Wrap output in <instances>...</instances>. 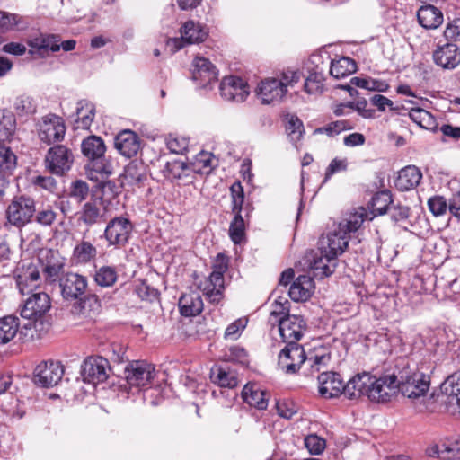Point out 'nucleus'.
Returning <instances> with one entry per match:
<instances>
[{"label": "nucleus", "instance_id": "1", "mask_svg": "<svg viewBox=\"0 0 460 460\" xmlns=\"http://www.w3.org/2000/svg\"><path fill=\"white\" fill-rule=\"evenodd\" d=\"M301 77L302 75L299 71H283L279 78L262 80L257 86V95L264 104L279 102L288 93V88L293 87L301 80Z\"/></svg>", "mask_w": 460, "mask_h": 460}, {"label": "nucleus", "instance_id": "2", "mask_svg": "<svg viewBox=\"0 0 460 460\" xmlns=\"http://www.w3.org/2000/svg\"><path fill=\"white\" fill-rule=\"evenodd\" d=\"M430 386V377L420 371L402 372L398 376V390L414 403H419V411L426 408L423 405Z\"/></svg>", "mask_w": 460, "mask_h": 460}, {"label": "nucleus", "instance_id": "3", "mask_svg": "<svg viewBox=\"0 0 460 460\" xmlns=\"http://www.w3.org/2000/svg\"><path fill=\"white\" fill-rule=\"evenodd\" d=\"M36 200L27 194L14 195L5 208L6 225L22 230L33 222Z\"/></svg>", "mask_w": 460, "mask_h": 460}, {"label": "nucleus", "instance_id": "4", "mask_svg": "<svg viewBox=\"0 0 460 460\" xmlns=\"http://www.w3.org/2000/svg\"><path fill=\"white\" fill-rule=\"evenodd\" d=\"M228 264L229 258L223 253H218L214 259L212 272L203 284L204 294L213 304H219L224 297V274L228 269Z\"/></svg>", "mask_w": 460, "mask_h": 460}, {"label": "nucleus", "instance_id": "5", "mask_svg": "<svg viewBox=\"0 0 460 460\" xmlns=\"http://www.w3.org/2000/svg\"><path fill=\"white\" fill-rule=\"evenodd\" d=\"M73 151L65 145H56L50 147L44 159L46 169L52 174L63 176L74 164Z\"/></svg>", "mask_w": 460, "mask_h": 460}, {"label": "nucleus", "instance_id": "6", "mask_svg": "<svg viewBox=\"0 0 460 460\" xmlns=\"http://www.w3.org/2000/svg\"><path fill=\"white\" fill-rule=\"evenodd\" d=\"M133 228V224L128 218L116 217L108 222L103 237L109 246L121 249L128 243Z\"/></svg>", "mask_w": 460, "mask_h": 460}, {"label": "nucleus", "instance_id": "7", "mask_svg": "<svg viewBox=\"0 0 460 460\" xmlns=\"http://www.w3.org/2000/svg\"><path fill=\"white\" fill-rule=\"evenodd\" d=\"M21 308V316L32 323L40 321L46 315L51 307L49 296L44 291L32 292L26 295Z\"/></svg>", "mask_w": 460, "mask_h": 460}, {"label": "nucleus", "instance_id": "8", "mask_svg": "<svg viewBox=\"0 0 460 460\" xmlns=\"http://www.w3.org/2000/svg\"><path fill=\"white\" fill-rule=\"evenodd\" d=\"M37 130L40 141L50 145L63 140L66 126L61 117L50 113L40 119L37 125Z\"/></svg>", "mask_w": 460, "mask_h": 460}, {"label": "nucleus", "instance_id": "9", "mask_svg": "<svg viewBox=\"0 0 460 460\" xmlns=\"http://www.w3.org/2000/svg\"><path fill=\"white\" fill-rule=\"evenodd\" d=\"M372 384L368 388L367 398L372 402H386L395 394L398 389V376L394 374L376 378L372 376Z\"/></svg>", "mask_w": 460, "mask_h": 460}, {"label": "nucleus", "instance_id": "10", "mask_svg": "<svg viewBox=\"0 0 460 460\" xmlns=\"http://www.w3.org/2000/svg\"><path fill=\"white\" fill-rule=\"evenodd\" d=\"M16 285L22 296L36 292L40 287V275L38 267L31 262L20 263L14 270Z\"/></svg>", "mask_w": 460, "mask_h": 460}, {"label": "nucleus", "instance_id": "11", "mask_svg": "<svg viewBox=\"0 0 460 460\" xmlns=\"http://www.w3.org/2000/svg\"><path fill=\"white\" fill-rule=\"evenodd\" d=\"M155 376V366L145 360L133 361L126 368V379L130 387L146 388Z\"/></svg>", "mask_w": 460, "mask_h": 460}, {"label": "nucleus", "instance_id": "12", "mask_svg": "<svg viewBox=\"0 0 460 460\" xmlns=\"http://www.w3.org/2000/svg\"><path fill=\"white\" fill-rule=\"evenodd\" d=\"M63 375L64 367L59 362L43 361L35 367L33 381L38 386L49 388L57 385Z\"/></svg>", "mask_w": 460, "mask_h": 460}, {"label": "nucleus", "instance_id": "13", "mask_svg": "<svg viewBox=\"0 0 460 460\" xmlns=\"http://www.w3.org/2000/svg\"><path fill=\"white\" fill-rule=\"evenodd\" d=\"M305 359V352L301 345L287 343L279 354L278 366L286 374H295Z\"/></svg>", "mask_w": 460, "mask_h": 460}, {"label": "nucleus", "instance_id": "14", "mask_svg": "<svg viewBox=\"0 0 460 460\" xmlns=\"http://www.w3.org/2000/svg\"><path fill=\"white\" fill-rule=\"evenodd\" d=\"M350 235L339 229V226L323 235L319 240L318 245L321 252H326L327 257L337 259L348 247Z\"/></svg>", "mask_w": 460, "mask_h": 460}, {"label": "nucleus", "instance_id": "15", "mask_svg": "<svg viewBox=\"0 0 460 460\" xmlns=\"http://www.w3.org/2000/svg\"><path fill=\"white\" fill-rule=\"evenodd\" d=\"M219 90L224 100L234 102H243L250 93L248 84L235 75L224 77Z\"/></svg>", "mask_w": 460, "mask_h": 460}, {"label": "nucleus", "instance_id": "16", "mask_svg": "<svg viewBox=\"0 0 460 460\" xmlns=\"http://www.w3.org/2000/svg\"><path fill=\"white\" fill-rule=\"evenodd\" d=\"M110 370V364L106 358L90 357L84 361L82 375L84 382L96 385L108 378Z\"/></svg>", "mask_w": 460, "mask_h": 460}, {"label": "nucleus", "instance_id": "17", "mask_svg": "<svg viewBox=\"0 0 460 460\" xmlns=\"http://www.w3.org/2000/svg\"><path fill=\"white\" fill-rule=\"evenodd\" d=\"M278 326L284 342L297 343L304 335L306 323L300 315L288 314L286 318L279 320Z\"/></svg>", "mask_w": 460, "mask_h": 460}, {"label": "nucleus", "instance_id": "18", "mask_svg": "<svg viewBox=\"0 0 460 460\" xmlns=\"http://www.w3.org/2000/svg\"><path fill=\"white\" fill-rule=\"evenodd\" d=\"M59 286L65 299H79L87 288V279L83 275L67 272L59 278Z\"/></svg>", "mask_w": 460, "mask_h": 460}, {"label": "nucleus", "instance_id": "19", "mask_svg": "<svg viewBox=\"0 0 460 460\" xmlns=\"http://www.w3.org/2000/svg\"><path fill=\"white\" fill-rule=\"evenodd\" d=\"M327 255L326 252H321L319 249L306 254L308 267L313 270L314 277L323 279L334 272L337 259H331Z\"/></svg>", "mask_w": 460, "mask_h": 460}, {"label": "nucleus", "instance_id": "20", "mask_svg": "<svg viewBox=\"0 0 460 460\" xmlns=\"http://www.w3.org/2000/svg\"><path fill=\"white\" fill-rule=\"evenodd\" d=\"M434 63L443 68L452 70L460 64V49L456 44L446 43L433 52Z\"/></svg>", "mask_w": 460, "mask_h": 460}, {"label": "nucleus", "instance_id": "21", "mask_svg": "<svg viewBox=\"0 0 460 460\" xmlns=\"http://www.w3.org/2000/svg\"><path fill=\"white\" fill-rule=\"evenodd\" d=\"M192 79L200 87H207L217 79V71L215 66L202 57H197L192 63Z\"/></svg>", "mask_w": 460, "mask_h": 460}, {"label": "nucleus", "instance_id": "22", "mask_svg": "<svg viewBox=\"0 0 460 460\" xmlns=\"http://www.w3.org/2000/svg\"><path fill=\"white\" fill-rule=\"evenodd\" d=\"M319 394L324 398L344 394V383L339 373L323 372L318 376Z\"/></svg>", "mask_w": 460, "mask_h": 460}, {"label": "nucleus", "instance_id": "23", "mask_svg": "<svg viewBox=\"0 0 460 460\" xmlns=\"http://www.w3.org/2000/svg\"><path fill=\"white\" fill-rule=\"evenodd\" d=\"M106 208L102 198L91 199L79 212V220L87 226L105 221Z\"/></svg>", "mask_w": 460, "mask_h": 460}, {"label": "nucleus", "instance_id": "24", "mask_svg": "<svg viewBox=\"0 0 460 460\" xmlns=\"http://www.w3.org/2000/svg\"><path fill=\"white\" fill-rule=\"evenodd\" d=\"M372 376L363 372L352 376L344 385V395L348 399H358L362 395L367 396L368 388L372 384Z\"/></svg>", "mask_w": 460, "mask_h": 460}, {"label": "nucleus", "instance_id": "25", "mask_svg": "<svg viewBox=\"0 0 460 460\" xmlns=\"http://www.w3.org/2000/svg\"><path fill=\"white\" fill-rule=\"evenodd\" d=\"M115 147L126 157L135 156L140 149L139 137L132 130H123L115 138Z\"/></svg>", "mask_w": 460, "mask_h": 460}, {"label": "nucleus", "instance_id": "26", "mask_svg": "<svg viewBox=\"0 0 460 460\" xmlns=\"http://www.w3.org/2000/svg\"><path fill=\"white\" fill-rule=\"evenodd\" d=\"M314 289L313 278L307 275L298 276L291 284L288 294L295 302L306 301L311 297Z\"/></svg>", "mask_w": 460, "mask_h": 460}, {"label": "nucleus", "instance_id": "27", "mask_svg": "<svg viewBox=\"0 0 460 460\" xmlns=\"http://www.w3.org/2000/svg\"><path fill=\"white\" fill-rule=\"evenodd\" d=\"M147 179L146 167L139 161L130 162L124 169L122 184L130 187H141Z\"/></svg>", "mask_w": 460, "mask_h": 460}, {"label": "nucleus", "instance_id": "28", "mask_svg": "<svg viewBox=\"0 0 460 460\" xmlns=\"http://www.w3.org/2000/svg\"><path fill=\"white\" fill-rule=\"evenodd\" d=\"M421 179L420 170L415 165H408L398 172L394 184L399 190L407 191L416 188Z\"/></svg>", "mask_w": 460, "mask_h": 460}, {"label": "nucleus", "instance_id": "29", "mask_svg": "<svg viewBox=\"0 0 460 460\" xmlns=\"http://www.w3.org/2000/svg\"><path fill=\"white\" fill-rule=\"evenodd\" d=\"M419 23L427 30L438 28L444 21L442 12L432 4H425L419 8L417 12Z\"/></svg>", "mask_w": 460, "mask_h": 460}, {"label": "nucleus", "instance_id": "30", "mask_svg": "<svg viewBox=\"0 0 460 460\" xmlns=\"http://www.w3.org/2000/svg\"><path fill=\"white\" fill-rule=\"evenodd\" d=\"M370 213L363 208L359 207L353 212L349 213L339 224V229L345 232L348 235L351 233L357 232L362 226L365 220H370Z\"/></svg>", "mask_w": 460, "mask_h": 460}, {"label": "nucleus", "instance_id": "31", "mask_svg": "<svg viewBox=\"0 0 460 460\" xmlns=\"http://www.w3.org/2000/svg\"><path fill=\"white\" fill-rule=\"evenodd\" d=\"M243 401L258 410H265L269 397L266 391L261 390L256 384H247L242 391Z\"/></svg>", "mask_w": 460, "mask_h": 460}, {"label": "nucleus", "instance_id": "32", "mask_svg": "<svg viewBox=\"0 0 460 460\" xmlns=\"http://www.w3.org/2000/svg\"><path fill=\"white\" fill-rule=\"evenodd\" d=\"M178 305L181 314L186 317L198 315L203 309L201 296L197 292L183 294Z\"/></svg>", "mask_w": 460, "mask_h": 460}, {"label": "nucleus", "instance_id": "33", "mask_svg": "<svg viewBox=\"0 0 460 460\" xmlns=\"http://www.w3.org/2000/svg\"><path fill=\"white\" fill-rule=\"evenodd\" d=\"M20 320L14 315H5L0 318V345L12 341L17 335Z\"/></svg>", "mask_w": 460, "mask_h": 460}, {"label": "nucleus", "instance_id": "34", "mask_svg": "<svg viewBox=\"0 0 460 460\" xmlns=\"http://www.w3.org/2000/svg\"><path fill=\"white\" fill-rule=\"evenodd\" d=\"M97 256V248L89 241L82 240L75 244L72 253V260L76 264H86Z\"/></svg>", "mask_w": 460, "mask_h": 460}, {"label": "nucleus", "instance_id": "35", "mask_svg": "<svg viewBox=\"0 0 460 460\" xmlns=\"http://www.w3.org/2000/svg\"><path fill=\"white\" fill-rule=\"evenodd\" d=\"M181 39L188 43L204 41L208 37L207 29L200 23L193 21H187L181 29Z\"/></svg>", "mask_w": 460, "mask_h": 460}, {"label": "nucleus", "instance_id": "36", "mask_svg": "<svg viewBox=\"0 0 460 460\" xmlns=\"http://www.w3.org/2000/svg\"><path fill=\"white\" fill-rule=\"evenodd\" d=\"M82 153L90 160H97L104 155L106 146L103 140L97 136H91L82 142Z\"/></svg>", "mask_w": 460, "mask_h": 460}, {"label": "nucleus", "instance_id": "37", "mask_svg": "<svg viewBox=\"0 0 460 460\" xmlns=\"http://www.w3.org/2000/svg\"><path fill=\"white\" fill-rule=\"evenodd\" d=\"M95 116V109L93 103L80 101L76 107V119L75 124L76 128L89 129Z\"/></svg>", "mask_w": 460, "mask_h": 460}, {"label": "nucleus", "instance_id": "38", "mask_svg": "<svg viewBox=\"0 0 460 460\" xmlns=\"http://www.w3.org/2000/svg\"><path fill=\"white\" fill-rule=\"evenodd\" d=\"M434 455L442 460L460 459V440L447 439L431 448Z\"/></svg>", "mask_w": 460, "mask_h": 460}, {"label": "nucleus", "instance_id": "39", "mask_svg": "<svg viewBox=\"0 0 460 460\" xmlns=\"http://www.w3.org/2000/svg\"><path fill=\"white\" fill-rule=\"evenodd\" d=\"M356 70L357 65L352 58L341 57L331 62L330 75L336 79H341L355 73Z\"/></svg>", "mask_w": 460, "mask_h": 460}, {"label": "nucleus", "instance_id": "40", "mask_svg": "<svg viewBox=\"0 0 460 460\" xmlns=\"http://www.w3.org/2000/svg\"><path fill=\"white\" fill-rule=\"evenodd\" d=\"M189 172H190V164L176 159L166 162L162 169L164 176L170 181L179 180L188 176Z\"/></svg>", "mask_w": 460, "mask_h": 460}, {"label": "nucleus", "instance_id": "41", "mask_svg": "<svg viewBox=\"0 0 460 460\" xmlns=\"http://www.w3.org/2000/svg\"><path fill=\"white\" fill-rule=\"evenodd\" d=\"M441 390L447 396L448 403H456L460 408V373L449 376L442 384Z\"/></svg>", "mask_w": 460, "mask_h": 460}, {"label": "nucleus", "instance_id": "42", "mask_svg": "<svg viewBox=\"0 0 460 460\" xmlns=\"http://www.w3.org/2000/svg\"><path fill=\"white\" fill-rule=\"evenodd\" d=\"M392 202V194L389 190H385L376 193L370 202V220L377 215L386 213Z\"/></svg>", "mask_w": 460, "mask_h": 460}, {"label": "nucleus", "instance_id": "43", "mask_svg": "<svg viewBox=\"0 0 460 460\" xmlns=\"http://www.w3.org/2000/svg\"><path fill=\"white\" fill-rule=\"evenodd\" d=\"M65 267V259L60 257L58 254L50 253L48 258L47 263L43 268V273L46 279L50 282L56 281Z\"/></svg>", "mask_w": 460, "mask_h": 460}, {"label": "nucleus", "instance_id": "44", "mask_svg": "<svg viewBox=\"0 0 460 460\" xmlns=\"http://www.w3.org/2000/svg\"><path fill=\"white\" fill-rule=\"evenodd\" d=\"M212 159L213 155L211 153L204 151L199 153L194 160L189 164L190 171L198 174H208L213 168Z\"/></svg>", "mask_w": 460, "mask_h": 460}, {"label": "nucleus", "instance_id": "45", "mask_svg": "<svg viewBox=\"0 0 460 460\" xmlns=\"http://www.w3.org/2000/svg\"><path fill=\"white\" fill-rule=\"evenodd\" d=\"M118 279L116 268L113 266H102L94 275V281L102 288L112 287Z\"/></svg>", "mask_w": 460, "mask_h": 460}, {"label": "nucleus", "instance_id": "46", "mask_svg": "<svg viewBox=\"0 0 460 460\" xmlns=\"http://www.w3.org/2000/svg\"><path fill=\"white\" fill-rule=\"evenodd\" d=\"M58 216V212L51 205L42 206L39 208H36L33 222L43 227H50L56 222Z\"/></svg>", "mask_w": 460, "mask_h": 460}, {"label": "nucleus", "instance_id": "47", "mask_svg": "<svg viewBox=\"0 0 460 460\" xmlns=\"http://www.w3.org/2000/svg\"><path fill=\"white\" fill-rule=\"evenodd\" d=\"M17 165V157L10 147L0 146V173L12 175Z\"/></svg>", "mask_w": 460, "mask_h": 460}, {"label": "nucleus", "instance_id": "48", "mask_svg": "<svg viewBox=\"0 0 460 460\" xmlns=\"http://www.w3.org/2000/svg\"><path fill=\"white\" fill-rule=\"evenodd\" d=\"M15 119L11 112L0 111V141L9 140L15 130Z\"/></svg>", "mask_w": 460, "mask_h": 460}, {"label": "nucleus", "instance_id": "49", "mask_svg": "<svg viewBox=\"0 0 460 460\" xmlns=\"http://www.w3.org/2000/svg\"><path fill=\"white\" fill-rule=\"evenodd\" d=\"M229 236L234 244L245 241V223L241 214L235 215L229 226Z\"/></svg>", "mask_w": 460, "mask_h": 460}, {"label": "nucleus", "instance_id": "50", "mask_svg": "<svg viewBox=\"0 0 460 460\" xmlns=\"http://www.w3.org/2000/svg\"><path fill=\"white\" fill-rule=\"evenodd\" d=\"M350 83L368 91L386 92L389 88V84L385 81L373 78L352 77Z\"/></svg>", "mask_w": 460, "mask_h": 460}, {"label": "nucleus", "instance_id": "51", "mask_svg": "<svg viewBox=\"0 0 460 460\" xmlns=\"http://www.w3.org/2000/svg\"><path fill=\"white\" fill-rule=\"evenodd\" d=\"M289 302L286 298L279 297L271 305L269 322L274 325L279 323V320L286 318L289 314Z\"/></svg>", "mask_w": 460, "mask_h": 460}, {"label": "nucleus", "instance_id": "52", "mask_svg": "<svg viewBox=\"0 0 460 460\" xmlns=\"http://www.w3.org/2000/svg\"><path fill=\"white\" fill-rule=\"evenodd\" d=\"M230 193L232 199V212L234 216L241 214L244 201V192L240 181H235L231 185Z\"/></svg>", "mask_w": 460, "mask_h": 460}, {"label": "nucleus", "instance_id": "53", "mask_svg": "<svg viewBox=\"0 0 460 460\" xmlns=\"http://www.w3.org/2000/svg\"><path fill=\"white\" fill-rule=\"evenodd\" d=\"M324 77L322 73L312 72L306 77L304 88L305 91L309 94L320 93L323 88Z\"/></svg>", "mask_w": 460, "mask_h": 460}, {"label": "nucleus", "instance_id": "54", "mask_svg": "<svg viewBox=\"0 0 460 460\" xmlns=\"http://www.w3.org/2000/svg\"><path fill=\"white\" fill-rule=\"evenodd\" d=\"M69 197L77 202H83L89 195L88 183L83 180H75L69 186Z\"/></svg>", "mask_w": 460, "mask_h": 460}, {"label": "nucleus", "instance_id": "55", "mask_svg": "<svg viewBox=\"0 0 460 460\" xmlns=\"http://www.w3.org/2000/svg\"><path fill=\"white\" fill-rule=\"evenodd\" d=\"M410 118L419 126L424 128H430L434 124V118L430 112L423 109H411Z\"/></svg>", "mask_w": 460, "mask_h": 460}, {"label": "nucleus", "instance_id": "56", "mask_svg": "<svg viewBox=\"0 0 460 460\" xmlns=\"http://www.w3.org/2000/svg\"><path fill=\"white\" fill-rule=\"evenodd\" d=\"M352 125L347 120H337L329 123L328 125L316 128L315 133H324L329 137H334L342 131L351 129Z\"/></svg>", "mask_w": 460, "mask_h": 460}, {"label": "nucleus", "instance_id": "57", "mask_svg": "<svg viewBox=\"0 0 460 460\" xmlns=\"http://www.w3.org/2000/svg\"><path fill=\"white\" fill-rule=\"evenodd\" d=\"M213 378L214 382L221 387L234 388L238 384L235 375L223 368H218L217 375Z\"/></svg>", "mask_w": 460, "mask_h": 460}, {"label": "nucleus", "instance_id": "58", "mask_svg": "<svg viewBox=\"0 0 460 460\" xmlns=\"http://www.w3.org/2000/svg\"><path fill=\"white\" fill-rule=\"evenodd\" d=\"M248 320L246 318H239L230 323L225 331V339L231 341L237 340L240 337L242 332L245 329Z\"/></svg>", "mask_w": 460, "mask_h": 460}, {"label": "nucleus", "instance_id": "59", "mask_svg": "<svg viewBox=\"0 0 460 460\" xmlns=\"http://www.w3.org/2000/svg\"><path fill=\"white\" fill-rule=\"evenodd\" d=\"M31 183L35 188L44 190L51 193L55 192L58 189L57 181L50 175H37L31 179Z\"/></svg>", "mask_w": 460, "mask_h": 460}, {"label": "nucleus", "instance_id": "60", "mask_svg": "<svg viewBox=\"0 0 460 460\" xmlns=\"http://www.w3.org/2000/svg\"><path fill=\"white\" fill-rule=\"evenodd\" d=\"M305 446L312 455H319L324 450L326 443L321 437L310 434L305 438Z\"/></svg>", "mask_w": 460, "mask_h": 460}, {"label": "nucleus", "instance_id": "61", "mask_svg": "<svg viewBox=\"0 0 460 460\" xmlns=\"http://www.w3.org/2000/svg\"><path fill=\"white\" fill-rule=\"evenodd\" d=\"M428 207L429 211L435 216L444 215L448 209V203L442 196H434L429 199Z\"/></svg>", "mask_w": 460, "mask_h": 460}, {"label": "nucleus", "instance_id": "62", "mask_svg": "<svg viewBox=\"0 0 460 460\" xmlns=\"http://www.w3.org/2000/svg\"><path fill=\"white\" fill-rule=\"evenodd\" d=\"M286 130L292 141H298L304 132L302 121L295 116H291L286 126Z\"/></svg>", "mask_w": 460, "mask_h": 460}, {"label": "nucleus", "instance_id": "63", "mask_svg": "<svg viewBox=\"0 0 460 460\" xmlns=\"http://www.w3.org/2000/svg\"><path fill=\"white\" fill-rule=\"evenodd\" d=\"M275 407L279 416L287 420H290L297 412V406L291 401H277Z\"/></svg>", "mask_w": 460, "mask_h": 460}, {"label": "nucleus", "instance_id": "64", "mask_svg": "<svg viewBox=\"0 0 460 460\" xmlns=\"http://www.w3.org/2000/svg\"><path fill=\"white\" fill-rule=\"evenodd\" d=\"M32 47L37 48L42 54L44 51L49 49L52 52L58 51L60 49V45H58L55 41L54 36H48L46 38L35 39L31 44Z\"/></svg>", "mask_w": 460, "mask_h": 460}]
</instances>
